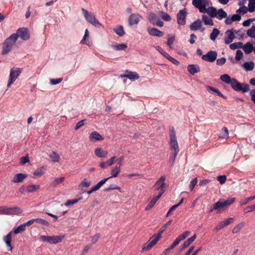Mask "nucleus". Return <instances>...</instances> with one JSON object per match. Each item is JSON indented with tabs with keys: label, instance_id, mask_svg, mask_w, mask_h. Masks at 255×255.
<instances>
[{
	"label": "nucleus",
	"instance_id": "4468645a",
	"mask_svg": "<svg viewBox=\"0 0 255 255\" xmlns=\"http://www.w3.org/2000/svg\"><path fill=\"white\" fill-rule=\"evenodd\" d=\"M142 18V17L138 14H131L128 17V24L130 26L136 25Z\"/></svg>",
	"mask_w": 255,
	"mask_h": 255
},
{
	"label": "nucleus",
	"instance_id": "b1692460",
	"mask_svg": "<svg viewBox=\"0 0 255 255\" xmlns=\"http://www.w3.org/2000/svg\"><path fill=\"white\" fill-rule=\"evenodd\" d=\"M128 72V71H127ZM121 77H126L131 80H137L139 78V76L136 72H128V74H125L121 75Z\"/></svg>",
	"mask_w": 255,
	"mask_h": 255
},
{
	"label": "nucleus",
	"instance_id": "052dcab7",
	"mask_svg": "<svg viewBox=\"0 0 255 255\" xmlns=\"http://www.w3.org/2000/svg\"><path fill=\"white\" fill-rule=\"evenodd\" d=\"M169 134H170V139H175L176 138V133L175 129L173 127H171L169 128Z\"/></svg>",
	"mask_w": 255,
	"mask_h": 255
},
{
	"label": "nucleus",
	"instance_id": "58836bf2",
	"mask_svg": "<svg viewBox=\"0 0 255 255\" xmlns=\"http://www.w3.org/2000/svg\"><path fill=\"white\" fill-rule=\"evenodd\" d=\"M255 199V196H251L248 198L241 199L240 201V205L241 206H243V205H246Z\"/></svg>",
	"mask_w": 255,
	"mask_h": 255
},
{
	"label": "nucleus",
	"instance_id": "ea45409f",
	"mask_svg": "<svg viewBox=\"0 0 255 255\" xmlns=\"http://www.w3.org/2000/svg\"><path fill=\"white\" fill-rule=\"evenodd\" d=\"M116 33L120 36H123L125 34L123 26L120 25L114 29Z\"/></svg>",
	"mask_w": 255,
	"mask_h": 255
},
{
	"label": "nucleus",
	"instance_id": "5701e85b",
	"mask_svg": "<svg viewBox=\"0 0 255 255\" xmlns=\"http://www.w3.org/2000/svg\"><path fill=\"white\" fill-rule=\"evenodd\" d=\"M202 26V21L200 19H198L193 22L191 23L190 25V28L191 30H199Z\"/></svg>",
	"mask_w": 255,
	"mask_h": 255
},
{
	"label": "nucleus",
	"instance_id": "423d86ee",
	"mask_svg": "<svg viewBox=\"0 0 255 255\" xmlns=\"http://www.w3.org/2000/svg\"><path fill=\"white\" fill-rule=\"evenodd\" d=\"M2 214L12 215H18L22 213V210L17 207H7L6 206H2Z\"/></svg>",
	"mask_w": 255,
	"mask_h": 255
},
{
	"label": "nucleus",
	"instance_id": "37998d69",
	"mask_svg": "<svg viewBox=\"0 0 255 255\" xmlns=\"http://www.w3.org/2000/svg\"><path fill=\"white\" fill-rule=\"evenodd\" d=\"M18 37V35L17 33H12L10 36H9L6 39L7 41L12 42V43L14 45L17 38Z\"/></svg>",
	"mask_w": 255,
	"mask_h": 255
},
{
	"label": "nucleus",
	"instance_id": "473e14b6",
	"mask_svg": "<svg viewBox=\"0 0 255 255\" xmlns=\"http://www.w3.org/2000/svg\"><path fill=\"white\" fill-rule=\"evenodd\" d=\"M202 20L205 25H214V22L212 19L206 15L204 14L202 15Z\"/></svg>",
	"mask_w": 255,
	"mask_h": 255
},
{
	"label": "nucleus",
	"instance_id": "412c9836",
	"mask_svg": "<svg viewBox=\"0 0 255 255\" xmlns=\"http://www.w3.org/2000/svg\"><path fill=\"white\" fill-rule=\"evenodd\" d=\"M187 70L192 75L200 71V67L196 64H191L187 66Z\"/></svg>",
	"mask_w": 255,
	"mask_h": 255
},
{
	"label": "nucleus",
	"instance_id": "cd10ccee",
	"mask_svg": "<svg viewBox=\"0 0 255 255\" xmlns=\"http://www.w3.org/2000/svg\"><path fill=\"white\" fill-rule=\"evenodd\" d=\"M243 49L246 54H249L252 53L253 51V44L251 42H247L244 45V46H243Z\"/></svg>",
	"mask_w": 255,
	"mask_h": 255
},
{
	"label": "nucleus",
	"instance_id": "5fc2aeb1",
	"mask_svg": "<svg viewBox=\"0 0 255 255\" xmlns=\"http://www.w3.org/2000/svg\"><path fill=\"white\" fill-rule=\"evenodd\" d=\"M90 184L91 182L88 181V180L86 178H84L80 184L79 187H88L90 186Z\"/></svg>",
	"mask_w": 255,
	"mask_h": 255
},
{
	"label": "nucleus",
	"instance_id": "de8ad7c7",
	"mask_svg": "<svg viewBox=\"0 0 255 255\" xmlns=\"http://www.w3.org/2000/svg\"><path fill=\"white\" fill-rule=\"evenodd\" d=\"M50 158L53 162H59L60 160V156L55 151H52V153L50 155Z\"/></svg>",
	"mask_w": 255,
	"mask_h": 255
},
{
	"label": "nucleus",
	"instance_id": "4c0bfd02",
	"mask_svg": "<svg viewBox=\"0 0 255 255\" xmlns=\"http://www.w3.org/2000/svg\"><path fill=\"white\" fill-rule=\"evenodd\" d=\"M255 64L253 62H245L243 67L246 71H252L254 69Z\"/></svg>",
	"mask_w": 255,
	"mask_h": 255
},
{
	"label": "nucleus",
	"instance_id": "bf43d9fd",
	"mask_svg": "<svg viewBox=\"0 0 255 255\" xmlns=\"http://www.w3.org/2000/svg\"><path fill=\"white\" fill-rule=\"evenodd\" d=\"M155 49L159 51L163 56L166 58L169 54L165 52L160 46H157L155 47Z\"/></svg>",
	"mask_w": 255,
	"mask_h": 255
},
{
	"label": "nucleus",
	"instance_id": "6ab92c4d",
	"mask_svg": "<svg viewBox=\"0 0 255 255\" xmlns=\"http://www.w3.org/2000/svg\"><path fill=\"white\" fill-rule=\"evenodd\" d=\"M241 19V16L239 14H233L231 17H228L225 20V22L227 24H231L233 21H239Z\"/></svg>",
	"mask_w": 255,
	"mask_h": 255
},
{
	"label": "nucleus",
	"instance_id": "39448f33",
	"mask_svg": "<svg viewBox=\"0 0 255 255\" xmlns=\"http://www.w3.org/2000/svg\"><path fill=\"white\" fill-rule=\"evenodd\" d=\"M20 73L21 70L19 68H13L10 69L9 78L7 85L8 88L10 87V86L14 83Z\"/></svg>",
	"mask_w": 255,
	"mask_h": 255
},
{
	"label": "nucleus",
	"instance_id": "20e7f679",
	"mask_svg": "<svg viewBox=\"0 0 255 255\" xmlns=\"http://www.w3.org/2000/svg\"><path fill=\"white\" fill-rule=\"evenodd\" d=\"M64 238L65 235H64L57 236H41L39 240L44 242L56 244L61 243Z\"/></svg>",
	"mask_w": 255,
	"mask_h": 255
},
{
	"label": "nucleus",
	"instance_id": "7ed1b4c3",
	"mask_svg": "<svg viewBox=\"0 0 255 255\" xmlns=\"http://www.w3.org/2000/svg\"><path fill=\"white\" fill-rule=\"evenodd\" d=\"M82 11L86 19L91 24L97 27L102 26L99 21L96 19L95 15L92 13H89L87 10L82 8Z\"/></svg>",
	"mask_w": 255,
	"mask_h": 255
},
{
	"label": "nucleus",
	"instance_id": "e433bc0d",
	"mask_svg": "<svg viewBox=\"0 0 255 255\" xmlns=\"http://www.w3.org/2000/svg\"><path fill=\"white\" fill-rule=\"evenodd\" d=\"M245 225V222H242L238 225H236L232 230V233L233 234H237L244 227Z\"/></svg>",
	"mask_w": 255,
	"mask_h": 255
},
{
	"label": "nucleus",
	"instance_id": "c756f323",
	"mask_svg": "<svg viewBox=\"0 0 255 255\" xmlns=\"http://www.w3.org/2000/svg\"><path fill=\"white\" fill-rule=\"evenodd\" d=\"M207 12L211 17H215L217 15V9L213 6L209 7L208 8L205 7V10L203 13Z\"/></svg>",
	"mask_w": 255,
	"mask_h": 255
},
{
	"label": "nucleus",
	"instance_id": "4be33fe9",
	"mask_svg": "<svg viewBox=\"0 0 255 255\" xmlns=\"http://www.w3.org/2000/svg\"><path fill=\"white\" fill-rule=\"evenodd\" d=\"M108 153L107 150H104L101 147H98L95 150V154L98 157L106 158L107 157Z\"/></svg>",
	"mask_w": 255,
	"mask_h": 255
},
{
	"label": "nucleus",
	"instance_id": "69168bd1",
	"mask_svg": "<svg viewBox=\"0 0 255 255\" xmlns=\"http://www.w3.org/2000/svg\"><path fill=\"white\" fill-rule=\"evenodd\" d=\"M243 56V53L240 50H238L236 52L235 56L236 60L237 61L240 60Z\"/></svg>",
	"mask_w": 255,
	"mask_h": 255
},
{
	"label": "nucleus",
	"instance_id": "f3484780",
	"mask_svg": "<svg viewBox=\"0 0 255 255\" xmlns=\"http://www.w3.org/2000/svg\"><path fill=\"white\" fill-rule=\"evenodd\" d=\"M13 45L12 42L5 40L2 45V54L5 55L7 54L11 50Z\"/></svg>",
	"mask_w": 255,
	"mask_h": 255
},
{
	"label": "nucleus",
	"instance_id": "338daca9",
	"mask_svg": "<svg viewBox=\"0 0 255 255\" xmlns=\"http://www.w3.org/2000/svg\"><path fill=\"white\" fill-rule=\"evenodd\" d=\"M166 58H167L169 61H170L175 65H178L179 64V62L174 58L172 57L169 54Z\"/></svg>",
	"mask_w": 255,
	"mask_h": 255
},
{
	"label": "nucleus",
	"instance_id": "6e6d98bb",
	"mask_svg": "<svg viewBox=\"0 0 255 255\" xmlns=\"http://www.w3.org/2000/svg\"><path fill=\"white\" fill-rule=\"evenodd\" d=\"M35 222L37 223L44 225V226H48L49 223L47 221L41 219V218H37L35 219Z\"/></svg>",
	"mask_w": 255,
	"mask_h": 255
},
{
	"label": "nucleus",
	"instance_id": "bb28decb",
	"mask_svg": "<svg viewBox=\"0 0 255 255\" xmlns=\"http://www.w3.org/2000/svg\"><path fill=\"white\" fill-rule=\"evenodd\" d=\"M27 177L26 174H22V173H17L16 174L13 178L12 180V181L14 183H19L22 182L25 178Z\"/></svg>",
	"mask_w": 255,
	"mask_h": 255
},
{
	"label": "nucleus",
	"instance_id": "49530a36",
	"mask_svg": "<svg viewBox=\"0 0 255 255\" xmlns=\"http://www.w3.org/2000/svg\"><path fill=\"white\" fill-rule=\"evenodd\" d=\"M45 167L44 166L37 168L33 173L34 175L41 176L44 173Z\"/></svg>",
	"mask_w": 255,
	"mask_h": 255
},
{
	"label": "nucleus",
	"instance_id": "c03bdc74",
	"mask_svg": "<svg viewBox=\"0 0 255 255\" xmlns=\"http://www.w3.org/2000/svg\"><path fill=\"white\" fill-rule=\"evenodd\" d=\"M243 44L241 42H235L230 45V48L232 50H235L238 48H243Z\"/></svg>",
	"mask_w": 255,
	"mask_h": 255
},
{
	"label": "nucleus",
	"instance_id": "f8f14e48",
	"mask_svg": "<svg viewBox=\"0 0 255 255\" xmlns=\"http://www.w3.org/2000/svg\"><path fill=\"white\" fill-rule=\"evenodd\" d=\"M16 33L18 35V37L23 40L28 39L30 37L28 29L25 27L18 29Z\"/></svg>",
	"mask_w": 255,
	"mask_h": 255
},
{
	"label": "nucleus",
	"instance_id": "c9c22d12",
	"mask_svg": "<svg viewBox=\"0 0 255 255\" xmlns=\"http://www.w3.org/2000/svg\"><path fill=\"white\" fill-rule=\"evenodd\" d=\"M109 179V178H106L102 179L100 182H99L97 184H96L94 186H93L92 188L95 191H97L99 190L101 187Z\"/></svg>",
	"mask_w": 255,
	"mask_h": 255
},
{
	"label": "nucleus",
	"instance_id": "0eeeda50",
	"mask_svg": "<svg viewBox=\"0 0 255 255\" xmlns=\"http://www.w3.org/2000/svg\"><path fill=\"white\" fill-rule=\"evenodd\" d=\"M161 238L160 235L157 234L152 236L149 241L145 244L142 249V251L144 252L154 246Z\"/></svg>",
	"mask_w": 255,
	"mask_h": 255
},
{
	"label": "nucleus",
	"instance_id": "603ef678",
	"mask_svg": "<svg viewBox=\"0 0 255 255\" xmlns=\"http://www.w3.org/2000/svg\"><path fill=\"white\" fill-rule=\"evenodd\" d=\"M190 234V231H185L183 232L181 235H179L177 238L180 240V241L184 240L186 237H187Z\"/></svg>",
	"mask_w": 255,
	"mask_h": 255
},
{
	"label": "nucleus",
	"instance_id": "72a5a7b5",
	"mask_svg": "<svg viewBox=\"0 0 255 255\" xmlns=\"http://www.w3.org/2000/svg\"><path fill=\"white\" fill-rule=\"evenodd\" d=\"M220 34V31L218 29L215 28L213 29L212 32L210 34V38L211 40L214 41Z\"/></svg>",
	"mask_w": 255,
	"mask_h": 255
},
{
	"label": "nucleus",
	"instance_id": "774afa93",
	"mask_svg": "<svg viewBox=\"0 0 255 255\" xmlns=\"http://www.w3.org/2000/svg\"><path fill=\"white\" fill-rule=\"evenodd\" d=\"M255 210V205L248 206L244 209V211L245 213L251 212Z\"/></svg>",
	"mask_w": 255,
	"mask_h": 255
},
{
	"label": "nucleus",
	"instance_id": "aec40b11",
	"mask_svg": "<svg viewBox=\"0 0 255 255\" xmlns=\"http://www.w3.org/2000/svg\"><path fill=\"white\" fill-rule=\"evenodd\" d=\"M170 149L173 152L178 153L179 151L177 140L175 139H170Z\"/></svg>",
	"mask_w": 255,
	"mask_h": 255
},
{
	"label": "nucleus",
	"instance_id": "2eb2a0df",
	"mask_svg": "<svg viewBox=\"0 0 255 255\" xmlns=\"http://www.w3.org/2000/svg\"><path fill=\"white\" fill-rule=\"evenodd\" d=\"M147 31L148 34L153 36L162 37L164 35V33L154 27H148Z\"/></svg>",
	"mask_w": 255,
	"mask_h": 255
},
{
	"label": "nucleus",
	"instance_id": "6e6552de",
	"mask_svg": "<svg viewBox=\"0 0 255 255\" xmlns=\"http://www.w3.org/2000/svg\"><path fill=\"white\" fill-rule=\"evenodd\" d=\"M192 4L197 8L200 12H204L205 7L209 5V0H192Z\"/></svg>",
	"mask_w": 255,
	"mask_h": 255
},
{
	"label": "nucleus",
	"instance_id": "393cba45",
	"mask_svg": "<svg viewBox=\"0 0 255 255\" xmlns=\"http://www.w3.org/2000/svg\"><path fill=\"white\" fill-rule=\"evenodd\" d=\"M233 221V218H229L224 221H223L216 226V229L217 230H220L225 226L230 224Z\"/></svg>",
	"mask_w": 255,
	"mask_h": 255
},
{
	"label": "nucleus",
	"instance_id": "a18cd8bd",
	"mask_svg": "<svg viewBox=\"0 0 255 255\" xmlns=\"http://www.w3.org/2000/svg\"><path fill=\"white\" fill-rule=\"evenodd\" d=\"M40 186L38 185H29L27 187V191L28 193L33 192L39 189Z\"/></svg>",
	"mask_w": 255,
	"mask_h": 255
},
{
	"label": "nucleus",
	"instance_id": "864d4df0",
	"mask_svg": "<svg viewBox=\"0 0 255 255\" xmlns=\"http://www.w3.org/2000/svg\"><path fill=\"white\" fill-rule=\"evenodd\" d=\"M161 17L165 21H169L171 19V16L167 13L161 12Z\"/></svg>",
	"mask_w": 255,
	"mask_h": 255
},
{
	"label": "nucleus",
	"instance_id": "09e8293b",
	"mask_svg": "<svg viewBox=\"0 0 255 255\" xmlns=\"http://www.w3.org/2000/svg\"><path fill=\"white\" fill-rule=\"evenodd\" d=\"M64 179V177L54 178L53 181L51 183V185L53 186H56L58 184L63 182Z\"/></svg>",
	"mask_w": 255,
	"mask_h": 255
},
{
	"label": "nucleus",
	"instance_id": "13d9d810",
	"mask_svg": "<svg viewBox=\"0 0 255 255\" xmlns=\"http://www.w3.org/2000/svg\"><path fill=\"white\" fill-rule=\"evenodd\" d=\"M81 199V198H78V199H75L73 200H68L65 203V205L68 206L73 205V204L76 203L77 202H78Z\"/></svg>",
	"mask_w": 255,
	"mask_h": 255
},
{
	"label": "nucleus",
	"instance_id": "4d7b16f0",
	"mask_svg": "<svg viewBox=\"0 0 255 255\" xmlns=\"http://www.w3.org/2000/svg\"><path fill=\"white\" fill-rule=\"evenodd\" d=\"M181 241L177 238H176L175 241L173 242L170 248L166 249V251H170L173 249L177 245H178Z\"/></svg>",
	"mask_w": 255,
	"mask_h": 255
},
{
	"label": "nucleus",
	"instance_id": "9d476101",
	"mask_svg": "<svg viewBox=\"0 0 255 255\" xmlns=\"http://www.w3.org/2000/svg\"><path fill=\"white\" fill-rule=\"evenodd\" d=\"M148 20L154 25H157L159 27H162L164 23L161 21L158 16L154 13H150L148 16Z\"/></svg>",
	"mask_w": 255,
	"mask_h": 255
},
{
	"label": "nucleus",
	"instance_id": "dca6fc26",
	"mask_svg": "<svg viewBox=\"0 0 255 255\" xmlns=\"http://www.w3.org/2000/svg\"><path fill=\"white\" fill-rule=\"evenodd\" d=\"M226 36L225 37V43L226 44H230L235 38L234 33L232 30H227L226 32Z\"/></svg>",
	"mask_w": 255,
	"mask_h": 255
},
{
	"label": "nucleus",
	"instance_id": "a211bd4d",
	"mask_svg": "<svg viewBox=\"0 0 255 255\" xmlns=\"http://www.w3.org/2000/svg\"><path fill=\"white\" fill-rule=\"evenodd\" d=\"M162 194H163V191H162L161 193H158V194L157 196H155V197H154L152 199L151 201L149 203L148 205L146 207L145 210H149L151 208H152L154 206V205L155 204V203L157 202V201L162 195Z\"/></svg>",
	"mask_w": 255,
	"mask_h": 255
},
{
	"label": "nucleus",
	"instance_id": "a19ab883",
	"mask_svg": "<svg viewBox=\"0 0 255 255\" xmlns=\"http://www.w3.org/2000/svg\"><path fill=\"white\" fill-rule=\"evenodd\" d=\"M88 36H89V31H88V29H86L85 31L84 36L83 37V39L81 40V43H82L83 44H85L90 46L92 45V42L89 41L88 40L87 41L86 39V37H88Z\"/></svg>",
	"mask_w": 255,
	"mask_h": 255
},
{
	"label": "nucleus",
	"instance_id": "9b49d317",
	"mask_svg": "<svg viewBox=\"0 0 255 255\" xmlns=\"http://www.w3.org/2000/svg\"><path fill=\"white\" fill-rule=\"evenodd\" d=\"M217 57V52L215 51L210 50L206 54L202 56V60L210 62L215 61Z\"/></svg>",
	"mask_w": 255,
	"mask_h": 255
},
{
	"label": "nucleus",
	"instance_id": "f704fd0d",
	"mask_svg": "<svg viewBox=\"0 0 255 255\" xmlns=\"http://www.w3.org/2000/svg\"><path fill=\"white\" fill-rule=\"evenodd\" d=\"M109 179V178H106L102 179L100 182H99L97 184H96L94 186H93L92 188L95 191H97L99 190L101 187Z\"/></svg>",
	"mask_w": 255,
	"mask_h": 255
},
{
	"label": "nucleus",
	"instance_id": "8fccbe9b",
	"mask_svg": "<svg viewBox=\"0 0 255 255\" xmlns=\"http://www.w3.org/2000/svg\"><path fill=\"white\" fill-rule=\"evenodd\" d=\"M247 35L248 36L254 38L255 37V26L253 25L247 31Z\"/></svg>",
	"mask_w": 255,
	"mask_h": 255
},
{
	"label": "nucleus",
	"instance_id": "3c124183",
	"mask_svg": "<svg viewBox=\"0 0 255 255\" xmlns=\"http://www.w3.org/2000/svg\"><path fill=\"white\" fill-rule=\"evenodd\" d=\"M113 47L117 50H124L126 49L127 46L126 44L122 43L114 45Z\"/></svg>",
	"mask_w": 255,
	"mask_h": 255
},
{
	"label": "nucleus",
	"instance_id": "a878e982",
	"mask_svg": "<svg viewBox=\"0 0 255 255\" xmlns=\"http://www.w3.org/2000/svg\"><path fill=\"white\" fill-rule=\"evenodd\" d=\"M196 235L194 234L192 237L189 238L187 241H186L183 244L180 246L181 251L183 250L186 249L188 247H189L196 239Z\"/></svg>",
	"mask_w": 255,
	"mask_h": 255
},
{
	"label": "nucleus",
	"instance_id": "ddd939ff",
	"mask_svg": "<svg viewBox=\"0 0 255 255\" xmlns=\"http://www.w3.org/2000/svg\"><path fill=\"white\" fill-rule=\"evenodd\" d=\"M165 180V176H161L156 182L155 184L156 190H159V193H161L163 191V194L165 192L164 187L166 185L164 181Z\"/></svg>",
	"mask_w": 255,
	"mask_h": 255
},
{
	"label": "nucleus",
	"instance_id": "e2e57ef3",
	"mask_svg": "<svg viewBox=\"0 0 255 255\" xmlns=\"http://www.w3.org/2000/svg\"><path fill=\"white\" fill-rule=\"evenodd\" d=\"M100 237V234H96L93 236L91 237V242L93 244H95L99 240V238Z\"/></svg>",
	"mask_w": 255,
	"mask_h": 255
},
{
	"label": "nucleus",
	"instance_id": "1a4fd4ad",
	"mask_svg": "<svg viewBox=\"0 0 255 255\" xmlns=\"http://www.w3.org/2000/svg\"><path fill=\"white\" fill-rule=\"evenodd\" d=\"M187 13V12L186 8L179 10L177 14V22L178 24L182 25L185 24Z\"/></svg>",
	"mask_w": 255,
	"mask_h": 255
},
{
	"label": "nucleus",
	"instance_id": "f257e3e1",
	"mask_svg": "<svg viewBox=\"0 0 255 255\" xmlns=\"http://www.w3.org/2000/svg\"><path fill=\"white\" fill-rule=\"evenodd\" d=\"M220 79L227 84H230L232 88L236 91H241L246 93L250 91V86L246 83H240L236 79H231L228 74H224L220 76Z\"/></svg>",
	"mask_w": 255,
	"mask_h": 255
},
{
	"label": "nucleus",
	"instance_id": "79ce46f5",
	"mask_svg": "<svg viewBox=\"0 0 255 255\" xmlns=\"http://www.w3.org/2000/svg\"><path fill=\"white\" fill-rule=\"evenodd\" d=\"M26 229V227L24 224L19 225L17 228L14 229L13 232L15 234L21 233L24 231Z\"/></svg>",
	"mask_w": 255,
	"mask_h": 255
},
{
	"label": "nucleus",
	"instance_id": "2f4dec72",
	"mask_svg": "<svg viewBox=\"0 0 255 255\" xmlns=\"http://www.w3.org/2000/svg\"><path fill=\"white\" fill-rule=\"evenodd\" d=\"M90 139L91 140L95 139L96 140H102L103 138L98 132L93 131L90 135Z\"/></svg>",
	"mask_w": 255,
	"mask_h": 255
},
{
	"label": "nucleus",
	"instance_id": "0e129e2a",
	"mask_svg": "<svg viewBox=\"0 0 255 255\" xmlns=\"http://www.w3.org/2000/svg\"><path fill=\"white\" fill-rule=\"evenodd\" d=\"M62 80L63 79L62 78L57 79H50V84L53 85L58 84L62 82Z\"/></svg>",
	"mask_w": 255,
	"mask_h": 255
},
{
	"label": "nucleus",
	"instance_id": "680f3d73",
	"mask_svg": "<svg viewBox=\"0 0 255 255\" xmlns=\"http://www.w3.org/2000/svg\"><path fill=\"white\" fill-rule=\"evenodd\" d=\"M247 11H248V8H247V7L242 6V7H240L239 9H238L236 11V12H237V13L239 14V15L240 14H242L243 15V14H245L246 13H247Z\"/></svg>",
	"mask_w": 255,
	"mask_h": 255
},
{
	"label": "nucleus",
	"instance_id": "f03ea898",
	"mask_svg": "<svg viewBox=\"0 0 255 255\" xmlns=\"http://www.w3.org/2000/svg\"><path fill=\"white\" fill-rule=\"evenodd\" d=\"M235 201V198L234 197L229 198L226 200L223 199H220L215 203V208L214 209H218V213H221L224 211L227 207L234 203Z\"/></svg>",
	"mask_w": 255,
	"mask_h": 255
},
{
	"label": "nucleus",
	"instance_id": "7c9ffc66",
	"mask_svg": "<svg viewBox=\"0 0 255 255\" xmlns=\"http://www.w3.org/2000/svg\"><path fill=\"white\" fill-rule=\"evenodd\" d=\"M121 171V168L120 166H116L114 167H113L111 171V176L109 177V179L113 177H116L118 176L119 174L120 173Z\"/></svg>",
	"mask_w": 255,
	"mask_h": 255
},
{
	"label": "nucleus",
	"instance_id": "c85d7f7f",
	"mask_svg": "<svg viewBox=\"0 0 255 255\" xmlns=\"http://www.w3.org/2000/svg\"><path fill=\"white\" fill-rule=\"evenodd\" d=\"M217 15L215 17H217L219 20H222L223 18H227L228 17L227 12L222 8L217 10Z\"/></svg>",
	"mask_w": 255,
	"mask_h": 255
}]
</instances>
